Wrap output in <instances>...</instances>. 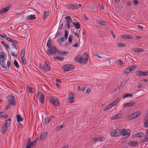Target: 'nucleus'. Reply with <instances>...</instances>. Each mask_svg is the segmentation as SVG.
I'll list each match as a JSON object with an SVG mask.
<instances>
[{
	"label": "nucleus",
	"instance_id": "f257e3e1",
	"mask_svg": "<svg viewBox=\"0 0 148 148\" xmlns=\"http://www.w3.org/2000/svg\"><path fill=\"white\" fill-rule=\"evenodd\" d=\"M41 69L45 72H47L51 69L50 64L48 62L45 61L44 65L40 67Z\"/></svg>",
	"mask_w": 148,
	"mask_h": 148
},
{
	"label": "nucleus",
	"instance_id": "f03ea898",
	"mask_svg": "<svg viewBox=\"0 0 148 148\" xmlns=\"http://www.w3.org/2000/svg\"><path fill=\"white\" fill-rule=\"evenodd\" d=\"M74 60L77 62H79L82 64L86 63L88 62L87 59H85L82 57H78L77 56L75 57L74 59Z\"/></svg>",
	"mask_w": 148,
	"mask_h": 148
},
{
	"label": "nucleus",
	"instance_id": "7ed1b4c3",
	"mask_svg": "<svg viewBox=\"0 0 148 148\" xmlns=\"http://www.w3.org/2000/svg\"><path fill=\"white\" fill-rule=\"evenodd\" d=\"M4 60L5 59H2L1 60L0 64L2 67L4 69L5 71H8L10 68V62L9 61H8L7 62V66H5V63L4 62Z\"/></svg>",
	"mask_w": 148,
	"mask_h": 148
},
{
	"label": "nucleus",
	"instance_id": "20e7f679",
	"mask_svg": "<svg viewBox=\"0 0 148 148\" xmlns=\"http://www.w3.org/2000/svg\"><path fill=\"white\" fill-rule=\"evenodd\" d=\"M25 50L24 49H22L21 52L20 56L22 62L25 65L27 64L26 61L25 57Z\"/></svg>",
	"mask_w": 148,
	"mask_h": 148
},
{
	"label": "nucleus",
	"instance_id": "39448f33",
	"mask_svg": "<svg viewBox=\"0 0 148 148\" xmlns=\"http://www.w3.org/2000/svg\"><path fill=\"white\" fill-rule=\"evenodd\" d=\"M130 130L128 129H124L120 132V133L122 135L126 137H128L130 135Z\"/></svg>",
	"mask_w": 148,
	"mask_h": 148
},
{
	"label": "nucleus",
	"instance_id": "423d86ee",
	"mask_svg": "<svg viewBox=\"0 0 148 148\" xmlns=\"http://www.w3.org/2000/svg\"><path fill=\"white\" fill-rule=\"evenodd\" d=\"M75 68L74 65L71 64H66L63 66L62 69L65 71H69Z\"/></svg>",
	"mask_w": 148,
	"mask_h": 148
},
{
	"label": "nucleus",
	"instance_id": "0eeeda50",
	"mask_svg": "<svg viewBox=\"0 0 148 148\" xmlns=\"http://www.w3.org/2000/svg\"><path fill=\"white\" fill-rule=\"evenodd\" d=\"M65 25L66 26V27L68 29H70V25H69V23L72 21V19L71 17L69 16H66L65 17Z\"/></svg>",
	"mask_w": 148,
	"mask_h": 148
},
{
	"label": "nucleus",
	"instance_id": "6e6552de",
	"mask_svg": "<svg viewBox=\"0 0 148 148\" xmlns=\"http://www.w3.org/2000/svg\"><path fill=\"white\" fill-rule=\"evenodd\" d=\"M121 131L120 129H116L111 132V136L114 137L117 136L120 134H121L120 133Z\"/></svg>",
	"mask_w": 148,
	"mask_h": 148
},
{
	"label": "nucleus",
	"instance_id": "1a4fd4ad",
	"mask_svg": "<svg viewBox=\"0 0 148 148\" xmlns=\"http://www.w3.org/2000/svg\"><path fill=\"white\" fill-rule=\"evenodd\" d=\"M50 101L55 106H58L59 104L58 101L57 99L55 97H51L50 98Z\"/></svg>",
	"mask_w": 148,
	"mask_h": 148
},
{
	"label": "nucleus",
	"instance_id": "9d476101",
	"mask_svg": "<svg viewBox=\"0 0 148 148\" xmlns=\"http://www.w3.org/2000/svg\"><path fill=\"white\" fill-rule=\"evenodd\" d=\"M38 99L39 101L42 103H43L45 99V96L44 94L42 92H40L38 93Z\"/></svg>",
	"mask_w": 148,
	"mask_h": 148
},
{
	"label": "nucleus",
	"instance_id": "9b49d317",
	"mask_svg": "<svg viewBox=\"0 0 148 148\" xmlns=\"http://www.w3.org/2000/svg\"><path fill=\"white\" fill-rule=\"evenodd\" d=\"M8 100L9 103H11L13 106H15L14 103V97L13 96L10 95L8 97Z\"/></svg>",
	"mask_w": 148,
	"mask_h": 148
},
{
	"label": "nucleus",
	"instance_id": "f8f14e48",
	"mask_svg": "<svg viewBox=\"0 0 148 148\" xmlns=\"http://www.w3.org/2000/svg\"><path fill=\"white\" fill-rule=\"evenodd\" d=\"M69 102L70 103L74 102L75 100V95L74 94L72 93H71L68 95Z\"/></svg>",
	"mask_w": 148,
	"mask_h": 148
},
{
	"label": "nucleus",
	"instance_id": "ddd939ff",
	"mask_svg": "<svg viewBox=\"0 0 148 148\" xmlns=\"http://www.w3.org/2000/svg\"><path fill=\"white\" fill-rule=\"evenodd\" d=\"M143 123L145 127L147 128L148 127V112L145 115L143 120Z\"/></svg>",
	"mask_w": 148,
	"mask_h": 148
},
{
	"label": "nucleus",
	"instance_id": "4468645a",
	"mask_svg": "<svg viewBox=\"0 0 148 148\" xmlns=\"http://www.w3.org/2000/svg\"><path fill=\"white\" fill-rule=\"evenodd\" d=\"M36 143V140H34L31 142L28 143L26 145L25 148H31V147H33L35 145Z\"/></svg>",
	"mask_w": 148,
	"mask_h": 148
},
{
	"label": "nucleus",
	"instance_id": "2eb2a0df",
	"mask_svg": "<svg viewBox=\"0 0 148 148\" xmlns=\"http://www.w3.org/2000/svg\"><path fill=\"white\" fill-rule=\"evenodd\" d=\"M136 74L137 76H144L148 75V72H143L140 71H137Z\"/></svg>",
	"mask_w": 148,
	"mask_h": 148
},
{
	"label": "nucleus",
	"instance_id": "dca6fc26",
	"mask_svg": "<svg viewBox=\"0 0 148 148\" xmlns=\"http://www.w3.org/2000/svg\"><path fill=\"white\" fill-rule=\"evenodd\" d=\"M11 7V5H8L5 8H3L1 10H0V14L6 12Z\"/></svg>",
	"mask_w": 148,
	"mask_h": 148
},
{
	"label": "nucleus",
	"instance_id": "f3484780",
	"mask_svg": "<svg viewBox=\"0 0 148 148\" xmlns=\"http://www.w3.org/2000/svg\"><path fill=\"white\" fill-rule=\"evenodd\" d=\"M136 104L134 102H130L129 103H125L124 104L123 107L124 108L127 107L134 106Z\"/></svg>",
	"mask_w": 148,
	"mask_h": 148
},
{
	"label": "nucleus",
	"instance_id": "a211bd4d",
	"mask_svg": "<svg viewBox=\"0 0 148 148\" xmlns=\"http://www.w3.org/2000/svg\"><path fill=\"white\" fill-rule=\"evenodd\" d=\"M144 134L142 132H138L133 135V137L134 138H138L143 136Z\"/></svg>",
	"mask_w": 148,
	"mask_h": 148
},
{
	"label": "nucleus",
	"instance_id": "6ab92c4d",
	"mask_svg": "<svg viewBox=\"0 0 148 148\" xmlns=\"http://www.w3.org/2000/svg\"><path fill=\"white\" fill-rule=\"evenodd\" d=\"M8 127L5 125H3L1 126V130L3 134H5L6 132Z\"/></svg>",
	"mask_w": 148,
	"mask_h": 148
},
{
	"label": "nucleus",
	"instance_id": "aec40b11",
	"mask_svg": "<svg viewBox=\"0 0 148 148\" xmlns=\"http://www.w3.org/2000/svg\"><path fill=\"white\" fill-rule=\"evenodd\" d=\"M36 16L34 14L31 15L27 16L26 17V19L29 20H32L35 19Z\"/></svg>",
	"mask_w": 148,
	"mask_h": 148
},
{
	"label": "nucleus",
	"instance_id": "412c9836",
	"mask_svg": "<svg viewBox=\"0 0 148 148\" xmlns=\"http://www.w3.org/2000/svg\"><path fill=\"white\" fill-rule=\"evenodd\" d=\"M138 145V142L137 141H129L128 144V146H136Z\"/></svg>",
	"mask_w": 148,
	"mask_h": 148
},
{
	"label": "nucleus",
	"instance_id": "4be33fe9",
	"mask_svg": "<svg viewBox=\"0 0 148 148\" xmlns=\"http://www.w3.org/2000/svg\"><path fill=\"white\" fill-rule=\"evenodd\" d=\"M140 114V111L136 112L132 114L133 119L136 118Z\"/></svg>",
	"mask_w": 148,
	"mask_h": 148
},
{
	"label": "nucleus",
	"instance_id": "5701e85b",
	"mask_svg": "<svg viewBox=\"0 0 148 148\" xmlns=\"http://www.w3.org/2000/svg\"><path fill=\"white\" fill-rule=\"evenodd\" d=\"M104 137H98L96 138H93L92 139V141L93 142H96L97 141H103L104 140L103 138Z\"/></svg>",
	"mask_w": 148,
	"mask_h": 148
},
{
	"label": "nucleus",
	"instance_id": "b1692460",
	"mask_svg": "<svg viewBox=\"0 0 148 148\" xmlns=\"http://www.w3.org/2000/svg\"><path fill=\"white\" fill-rule=\"evenodd\" d=\"M27 90L28 92L31 93H34L35 90L34 89L30 86H27Z\"/></svg>",
	"mask_w": 148,
	"mask_h": 148
},
{
	"label": "nucleus",
	"instance_id": "393cba45",
	"mask_svg": "<svg viewBox=\"0 0 148 148\" xmlns=\"http://www.w3.org/2000/svg\"><path fill=\"white\" fill-rule=\"evenodd\" d=\"M47 51L48 53L50 55H53L56 53V52L55 51H53L52 49L51 48V47L48 48L47 49Z\"/></svg>",
	"mask_w": 148,
	"mask_h": 148
},
{
	"label": "nucleus",
	"instance_id": "a878e982",
	"mask_svg": "<svg viewBox=\"0 0 148 148\" xmlns=\"http://www.w3.org/2000/svg\"><path fill=\"white\" fill-rule=\"evenodd\" d=\"M134 52H137L138 53L142 52L145 51L143 49L140 48L134 49Z\"/></svg>",
	"mask_w": 148,
	"mask_h": 148
},
{
	"label": "nucleus",
	"instance_id": "bb28decb",
	"mask_svg": "<svg viewBox=\"0 0 148 148\" xmlns=\"http://www.w3.org/2000/svg\"><path fill=\"white\" fill-rule=\"evenodd\" d=\"M47 132H45L42 133L40 136V139L41 140H42L44 139L47 135Z\"/></svg>",
	"mask_w": 148,
	"mask_h": 148
},
{
	"label": "nucleus",
	"instance_id": "cd10ccee",
	"mask_svg": "<svg viewBox=\"0 0 148 148\" xmlns=\"http://www.w3.org/2000/svg\"><path fill=\"white\" fill-rule=\"evenodd\" d=\"M58 42L59 43L60 45H63L64 42V38L63 37H62L58 40Z\"/></svg>",
	"mask_w": 148,
	"mask_h": 148
},
{
	"label": "nucleus",
	"instance_id": "c85d7f7f",
	"mask_svg": "<svg viewBox=\"0 0 148 148\" xmlns=\"http://www.w3.org/2000/svg\"><path fill=\"white\" fill-rule=\"evenodd\" d=\"M73 24L75 25V27L77 29H79L80 28V25L79 23L77 22H74L72 23Z\"/></svg>",
	"mask_w": 148,
	"mask_h": 148
},
{
	"label": "nucleus",
	"instance_id": "c756f323",
	"mask_svg": "<svg viewBox=\"0 0 148 148\" xmlns=\"http://www.w3.org/2000/svg\"><path fill=\"white\" fill-rule=\"evenodd\" d=\"M16 118L17 121L18 122H19L23 121V118L21 117V116L20 115H16Z\"/></svg>",
	"mask_w": 148,
	"mask_h": 148
},
{
	"label": "nucleus",
	"instance_id": "7c9ffc66",
	"mask_svg": "<svg viewBox=\"0 0 148 148\" xmlns=\"http://www.w3.org/2000/svg\"><path fill=\"white\" fill-rule=\"evenodd\" d=\"M57 53H59L61 56H64L66 54L67 52L66 51H62L58 50L57 51Z\"/></svg>",
	"mask_w": 148,
	"mask_h": 148
},
{
	"label": "nucleus",
	"instance_id": "2f4dec72",
	"mask_svg": "<svg viewBox=\"0 0 148 148\" xmlns=\"http://www.w3.org/2000/svg\"><path fill=\"white\" fill-rule=\"evenodd\" d=\"M11 118H10L5 121V125H6V126L8 127L11 125Z\"/></svg>",
	"mask_w": 148,
	"mask_h": 148
},
{
	"label": "nucleus",
	"instance_id": "473e14b6",
	"mask_svg": "<svg viewBox=\"0 0 148 148\" xmlns=\"http://www.w3.org/2000/svg\"><path fill=\"white\" fill-rule=\"evenodd\" d=\"M121 116V115L120 114H117L113 116L111 118V120H114L119 119Z\"/></svg>",
	"mask_w": 148,
	"mask_h": 148
},
{
	"label": "nucleus",
	"instance_id": "72a5a7b5",
	"mask_svg": "<svg viewBox=\"0 0 148 148\" xmlns=\"http://www.w3.org/2000/svg\"><path fill=\"white\" fill-rule=\"evenodd\" d=\"M1 43L5 46L7 50H8L9 49H10V47L8 45L5 43L4 41H2L1 42Z\"/></svg>",
	"mask_w": 148,
	"mask_h": 148
},
{
	"label": "nucleus",
	"instance_id": "f704fd0d",
	"mask_svg": "<svg viewBox=\"0 0 148 148\" xmlns=\"http://www.w3.org/2000/svg\"><path fill=\"white\" fill-rule=\"evenodd\" d=\"M68 7L69 9L75 10L76 9L75 5L73 4H71L68 5Z\"/></svg>",
	"mask_w": 148,
	"mask_h": 148
},
{
	"label": "nucleus",
	"instance_id": "c9c22d12",
	"mask_svg": "<svg viewBox=\"0 0 148 148\" xmlns=\"http://www.w3.org/2000/svg\"><path fill=\"white\" fill-rule=\"evenodd\" d=\"M132 96V94L130 93H124L122 95L123 97V99L126 97H131Z\"/></svg>",
	"mask_w": 148,
	"mask_h": 148
},
{
	"label": "nucleus",
	"instance_id": "e433bc0d",
	"mask_svg": "<svg viewBox=\"0 0 148 148\" xmlns=\"http://www.w3.org/2000/svg\"><path fill=\"white\" fill-rule=\"evenodd\" d=\"M50 122V120L49 117H47L44 119V122L47 125Z\"/></svg>",
	"mask_w": 148,
	"mask_h": 148
},
{
	"label": "nucleus",
	"instance_id": "4c0bfd02",
	"mask_svg": "<svg viewBox=\"0 0 148 148\" xmlns=\"http://www.w3.org/2000/svg\"><path fill=\"white\" fill-rule=\"evenodd\" d=\"M122 38L123 39H132V37L131 36L128 35H123Z\"/></svg>",
	"mask_w": 148,
	"mask_h": 148
},
{
	"label": "nucleus",
	"instance_id": "58836bf2",
	"mask_svg": "<svg viewBox=\"0 0 148 148\" xmlns=\"http://www.w3.org/2000/svg\"><path fill=\"white\" fill-rule=\"evenodd\" d=\"M13 43L12 45L15 49H17L16 48V46L17 44L18 43V42L16 40H13V42H12Z\"/></svg>",
	"mask_w": 148,
	"mask_h": 148
},
{
	"label": "nucleus",
	"instance_id": "ea45409f",
	"mask_svg": "<svg viewBox=\"0 0 148 148\" xmlns=\"http://www.w3.org/2000/svg\"><path fill=\"white\" fill-rule=\"evenodd\" d=\"M47 45L49 48H50V47H52V45L51 38L48 39L47 43Z\"/></svg>",
	"mask_w": 148,
	"mask_h": 148
},
{
	"label": "nucleus",
	"instance_id": "a19ab883",
	"mask_svg": "<svg viewBox=\"0 0 148 148\" xmlns=\"http://www.w3.org/2000/svg\"><path fill=\"white\" fill-rule=\"evenodd\" d=\"M54 59L55 60H58L60 61H63L64 60V57H59L56 56V57H54Z\"/></svg>",
	"mask_w": 148,
	"mask_h": 148
},
{
	"label": "nucleus",
	"instance_id": "79ce46f5",
	"mask_svg": "<svg viewBox=\"0 0 148 148\" xmlns=\"http://www.w3.org/2000/svg\"><path fill=\"white\" fill-rule=\"evenodd\" d=\"M49 14V11L46 10L45 12L44 15L43 17V19H45V18H47Z\"/></svg>",
	"mask_w": 148,
	"mask_h": 148
},
{
	"label": "nucleus",
	"instance_id": "37998d69",
	"mask_svg": "<svg viewBox=\"0 0 148 148\" xmlns=\"http://www.w3.org/2000/svg\"><path fill=\"white\" fill-rule=\"evenodd\" d=\"M112 108V105L110 104L105 108L103 110L104 111H106L108 110H109Z\"/></svg>",
	"mask_w": 148,
	"mask_h": 148
},
{
	"label": "nucleus",
	"instance_id": "c03bdc74",
	"mask_svg": "<svg viewBox=\"0 0 148 148\" xmlns=\"http://www.w3.org/2000/svg\"><path fill=\"white\" fill-rule=\"evenodd\" d=\"M98 21L99 23L102 25H106L108 24V23L107 22L102 20H99Z\"/></svg>",
	"mask_w": 148,
	"mask_h": 148
},
{
	"label": "nucleus",
	"instance_id": "a18cd8bd",
	"mask_svg": "<svg viewBox=\"0 0 148 148\" xmlns=\"http://www.w3.org/2000/svg\"><path fill=\"white\" fill-rule=\"evenodd\" d=\"M117 44V46L119 47H123L125 46V44L121 42L118 43Z\"/></svg>",
	"mask_w": 148,
	"mask_h": 148
},
{
	"label": "nucleus",
	"instance_id": "49530a36",
	"mask_svg": "<svg viewBox=\"0 0 148 148\" xmlns=\"http://www.w3.org/2000/svg\"><path fill=\"white\" fill-rule=\"evenodd\" d=\"M13 64L16 68H18L19 67V65L16 60H14V61Z\"/></svg>",
	"mask_w": 148,
	"mask_h": 148
},
{
	"label": "nucleus",
	"instance_id": "de8ad7c7",
	"mask_svg": "<svg viewBox=\"0 0 148 148\" xmlns=\"http://www.w3.org/2000/svg\"><path fill=\"white\" fill-rule=\"evenodd\" d=\"M68 32L67 30H66L65 31V34H64V37L65 40H67L68 38Z\"/></svg>",
	"mask_w": 148,
	"mask_h": 148
},
{
	"label": "nucleus",
	"instance_id": "09e8293b",
	"mask_svg": "<svg viewBox=\"0 0 148 148\" xmlns=\"http://www.w3.org/2000/svg\"><path fill=\"white\" fill-rule=\"evenodd\" d=\"M131 72L130 69H129V67H128L125 70L124 72L125 74H127L130 73Z\"/></svg>",
	"mask_w": 148,
	"mask_h": 148
},
{
	"label": "nucleus",
	"instance_id": "8fccbe9b",
	"mask_svg": "<svg viewBox=\"0 0 148 148\" xmlns=\"http://www.w3.org/2000/svg\"><path fill=\"white\" fill-rule=\"evenodd\" d=\"M126 120L127 121H129L130 120H132L133 119V118L132 116V115H128L126 117Z\"/></svg>",
	"mask_w": 148,
	"mask_h": 148
},
{
	"label": "nucleus",
	"instance_id": "3c124183",
	"mask_svg": "<svg viewBox=\"0 0 148 148\" xmlns=\"http://www.w3.org/2000/svg\"><path fill=\"white\" fill-rule=\"evenodd\" d=\"M118 103L117 100H116L115 101H113L112 102L110 103V104L112 105V106H114L115 105L117 104Z\"/></svg>",
	"mask_w": 148,
	"mask_h": 148
},
{
	"label": "nucleus",
	"instance_id": "603ef678",
	"mask_svg": "<svg viewBox=\"0 0 148 148\" xmlns=\"http://www.w3.org/2000/svg\"><path fill=\"white\" fill-rule=\"evenodd\" d=\"M95 58L96 60H98L99 58H102V56L99 54H97L95 56Z\"/></svg>",
	"mask_w": 148,
	"mask_h": 148
},
{
	"label": "nucleus",
	"instance_id": "864d4df0",
	"mask_svg": "<svg viewBox=\"0 0 148 148\" xmlns=\"http://www.w3.org/2000/svg\"><path fill=\"white\" fill-rule=\"evenodd\" d=\"M148 142V137H147V136H145V138L142 140V143Z\"/></svg>",
	"mask_w": 148,
	"mask_h": 148
},
{
	"label": "nucleus",
	"instance_id": "5fc2aeb1",
	"mask_svg": "<svg viewBox=\"0 0 148 148\" xmlns=\"http://www.w3.org/2000/svg\"><path fill=\"white\" fill-rule=\"evenodd\" d=\"M0 59H4V54L3 52L0 53Z\"/></svg>",
	"mask_w": 148,
	"mask_h": 148
},
{
	"label": "nucleus",
	"instance_id": "6e6d98bb",
	"mask_svg": "<svg viewBox=\"0 0 148 148\" xmlns=\"http://www.w3.org/2000/svg\"><path fill=\"white\" fill-rule=\"evenodd\" d=\"M129 69H130L131 71H133L134 69H135L136 68V66L134 65L132 66H131L130 67H128Z\"/></svg>",
	"mask_w": 148,
	"mask_h": 148
},
{
	"label": "nucleus",
	"instance_id": "4d7b16f0",
	"mask_svg": "<svg viewBox=\"0 0 148 148\" xmlns=\"http://www.w3.org/2000/svg\"><path fill=\"white\" fill-rule=\"evenodd\" d=\"M73 36L71 35L70 34L68 38V41L69 42H71L72 40Z\"/></svg>",
	"mask_w": 148,
	"mask_h": 148
},
{
	"label": "nucleus",
	"instance_id": "13d9d810",
	"mask_svg": "<svg viewBox=\"0 0 148 148\" xmlns=\"http://www.w3.org/2000/svg\"><path fill=\"white\" fill-rule=\"evenodd\" d=\"M84 56L85 57L84 58L87 59V60H88L89 58L88 55L85 52L84 53Z\"/></svg>",
	"mask_w": 148,
	"mask_h": 148
},
{
	"label": "nucleus",
	"instance_id": "bf43d9fd",
	"mask_svg": "<svg viewBox=\"0 0 148 148\" xmlns=\"http://www.w3.org/2000/svg\"><path fill=\"white\" fill-rule=\"evenodd\" d=\"M51 48L52 49L53 51H55L57 53V51H58V50L57 49L56 47V46H52V47H51Z\"/></svg>",
	"mask_w": 148,
	"mask_h": 148
},
{
	"label": "nucleus",
	"instance_id": "052dcab7",
	"mask_svg": "<svg viewBox=\"0 0 148 148\" xmlns=\"http://www.w3.org/2000/svg\"><path fill=\"white\" fill-rule=\"evenodd\" d=\"M0 37L3 38H6L7 37L6 35L4 33L2 34H0Z\"/></svg>",
	"mask_w": 148,
	"mask_h": 148
},
{
	"label": "nucleus",
	"instance_id": "680f3d73",
	"mask_svg": "<svg viewBox=\"0 0 148 148\" xmlns=\"http://www.w3.org/2000/svg\"><path fill=\"white\" fill-rule=\"evenodd\" d=\"M63 127V125H60L59 126H58L57 128V129L58 130H60L62 129Z\"/></svg>",
	"mask_w": 148,
	"mask_h": 148
},
{
	"label": "nucleus",
	"instance_id": "e2e57ef3",
	"mask_svg": "<svg viewBox=\"0 0 148 148\" xmlns=\"http://www.w3.org/2000/svg\"><path fill=\"white\" fill-rule=\"evenodd\" d=\"M133 4L134 5H136L138 3V2L137 0H134L133 1Z\"/></svg>",
	"mask_w": 148,
	"mask_h": 148
},
{
	"label": "nucleus",
	"instance_id": "0e129e2a",
	"mask_svg": "<svg viewBox=\"0 0 148 148\" xmlns=\"http://www.w3.org/2000/svg\"><path fill=\"white\" fill-rule=\"evenodd\" d=\"M11 103H9V104H8L6 106V109H8L9 108H10V107L11 106Z\"/></svg>",
	"mask_w": 148,
	"mask_h": 148
},
{
	"label": "nucleus",
	"instance_id": "69168bd1",
	"mask_svg": "<svg viewBox=\"0 0 148 148\" xmlns=\"http://www.w3.org/2000/svg\"><path fill=\"white\" fill-rule=\"evenodd\" d=\"M6 39L9 41L10 42H13V40L12 39H11L10 38L8 37H6Z\"/></svg>",
	"mask_w": 148,
	"mask_h": 148
},
{
	"label": "nucleus",
	"instance_id": "338daca9",
	"mask_svg": "<svg viewBox=\"0 0 148 148\" xmlns=\"http://www.w3.org/2000/svg\"><path fill=\"white\" fill-rule=\"evenodd\" d=\"M119 62L120 65L122 66L123 64V62L121 60H119Z\"/></svg>",
	"mask_w": 148,
	"mask_h": 148
},
{
	"label": "nucleus",
	"instance_id": "774afa93",
	"mask_svg": "<svg viewBox=\"0 0 148 148\" xmlns=\"http://www.w3.org/2000/svg\"><path fill=\"white\" fill-rule=\"evenodd\" d=\"M135 38L136 40H138L142 38V37L141 36H135Z\"/></svg>",
	"mask_w": 148,
	"mask_h": 148
}]
</instances>
